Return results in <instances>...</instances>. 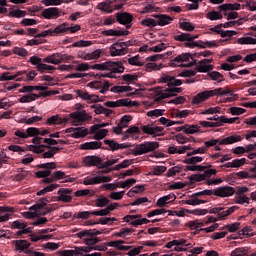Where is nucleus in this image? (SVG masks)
Returning <instances> with one entry per match:
<instances>
[{
  "instance_id": "24",
  "label": "nucleus",
  "mask_w": 256,
  "mask_h": 256,
  "mask_svg": "<svg viewBox=\"0 0 256 256\" xmlns=\"http://www.w3.org/2000/svg\"><path fill=\"white\" fill-rule=\"evenodd\" d=\"M108 134V129H93V126L90 127L89 135H93V139H95L96 141H101V139H105V136Z\"/></svg>"
},
{
  "instance_id": "60",
  "label": "nucleus",
  "mask_w": 256,
  "mask_h": 256,
  "mask_svg": "<svg viewBox=\"0 0 256 256\" xmlns=\"http://www.w3.org/2000/svg\"><path fill=\"white\" fill-rule=\"evenodd\" d=\"M210 91V95L211 97H215L217 95H229V93H231V91L229 90H223V88H216L214 90H209Z\"/></svg>"
},
{
  "instance_id": "33",
  "label": "nucleus",
  "mask_w": 256,
  "mask_h": 256,
  "mask_svg": "<svg viewBox=\"0 0 256 256\" xmlns=\"http://www.w3.org/2000/svg\"><path fill=\"white\" fill-rule=\"evenodd\" d=\"M193 65H195V62H190L188 64L183 63L180 55L176 56L171 61V67H193Z\"/></svg>"
},
{
  "instance_id": "17",
  "label": "nucleus",
  "mask_w": 256,
  "mask_h": 256,
  "mask_svg": "<svg viewBox=\"0 0 256 256\" xmlns=\"http://www.w3.org/2000/svg\"><path fill=\"white\" fill-rule=\"evenodd\" d=\"M211 63H213V59H203L197 63L196 71L198 73H209V71H213V65Z\"/></svg>"
},
{
  "instance_id": "41",
  "label": "nucleus",
  "mask_w": 256,
  "mask_h": 256,
  "mask_svg": "<svg viewBox=\"0 0 256 256\" xmlns=\"http://www.w3.org/2000/svg\"><path fill=\"white\" fill-rule=\"evenodd\" d=\"M220 11H239L241 9V4H222L219 6Z\"/></svg>"
},
{
  "instance_id": "29",
  "label": "nucleus",
  "mask_w": 256,
  "mask_h": 256,
  "mask_svg": "<svg viewBox=\"0 0 256 256\" xmlns=\"http://www.w3.org/2000/svg\"><path fill=\"white\" fill-rule=\"evenodd\" d=\"M106 245L108 247H115L116 249H118V251H129V249L133 247V246H125V241L123 240L110 241V242H107Z\"/></svg>"
},
{
  "instance_id": "5",
  "label": "nucleus",
  "mask_w": 256,
  "mask_h": 256,
  "mask_svg": "<svg viewBox=\"0 0 256 256\" xmlns=\"http://www.w3.org/2000/svg\"><path fill=\"white\" fill-rule=\"evenodd\" d=\"M129 53V44L127 42H115L110 46L111 57H122Z\"/></svg>"
},
{
  "instance_id": "42",
  "label": "nucleus",
  "mask_w": 256,
  "mask_h": 256,
  "mask_svg": "<svg viewBox=\"0 0 256 256\" xmlns=\"http://www.w3.org/2000/svg\"><path fill=\"white\" fill-rule=\"evenodd\" d=\"M250 202L251 200L247 195H236V199L234 200V203H236V205H245V207H247Z\"/></svg>"
},
{
  "instance_id": "1",
  "label": "nucleus",
  "mask_w": 256,
  "mask_h": 256,
  "mask_svg": "<svg viewBox=\"0 0 256 256\" xmlns=\"http://www.w3.org/2000/svg\"><path fill=\"white\" fill-rule=\"evenodd\" d=\"M92 69L94 71H110L113 75L116 73H124L125 71L122 61H106L101 64H94Z\"/></svg>"
},
{
  "instance_id": "31",
  "label": "nucleus",
  "mask_w": 256,
  "mask_h": 256,
  "mask_svg": "<svg viewBox=\"0 0 256 256\" xmlns=\"http://www.w3.org/2000/svg\"><path fill=\"white\" fill-rule=\"evenodd\" d=\"M238 209H239V206H231L230 208H228L226 210H225V208L221 207L218 219L220 221H223V219H225V217H229V215H232V213H235V211H237Z\"/></svg>"
},
{
  "instance_id": "32",
  "label": "nucleus",
  "mask_w": 256,
  "mask_h": 256,
  "mask_svg": "<svg viewBox=\"0 0 256 256\" xmlns=\"http://www.w3.org/2000/svg\"><path fill=\"white\" fill-rule=\"evenodd\" d=\"M16 251H19L20 253L24 251H29V247H31V244L27 240H16Z\"/></svg>"
},
{
  "instance_id": "4",
  "label": "nucleus",
  "mask_w": 256,
  "mask_h": 256,
  "mask_svg": "<svg viewBox=\"0 0 256 256\" xmlns=\"http://www.w3.org/2000/svg\"><path fill=\"white\" fill-rule=\"evenodd\" d=\"M155 149H159V142H144L142 144H137L133 150V155L135 157L139 155H145L147 153H151L155 151Z\"/></svg>"
},
{
  "instance_id": "49",
  "label": "nucleus",
  "mask_w": 256,
  "mask_h": 256,
  "mask_svg": "<svg viewBox=\"0 0 256 256\" xmlns=\"http://www.w3.org/2000/svg\"><path fill=\"white\" fill-rule=\"evenodd\" d=\"M92 233H93L92 229L82 230L76 233V237H78V239H83V242L85 243V239H89L90 237L93 236Z\"/></svg>"
},
{
  "instance_id": "18",
  "label": "nucleus",
  "mask_w": 256,
  "mask_h": 256,
  "mask_svg": "<svg viewBox=\"0 0 256 256\" xmlns=\"http://www.w3.org/2000/svg\"><path fill=\"white\" fill-rule=\"evenodd\" d=\"M69 118L59 114L53 115L46 120V125H67Z\"/></svg>"
},
{
  "instance_id": "62",
  "label": "nucleus",
  "mask_w": 256,
  "mask_h": 256,
  "mask_svg": "<svg viewBox=\"0 0 256 256\" xmlns=\"http://www.w3.org/2000/svg\"><path fill=\"white\" fill-rule=\"evenodd\" d=\"M93 45L92 41L89 40H79L72 44V47H91Z\"/></svg>"
},
{
  "instance_id": "23",
  "label": "nucleus",
  "mask_w": 256,
  "mask_h": 256,
  "mask_svg": "<svg viewBox=\"0 0 256 256\" xmlns=\"http://www.w3.org/2000/svg\"><path fill=\"white\" fill-rule=\"evenodd\" d=\"M101 147H103V142L91 141L81 144L79 149H82V151H95L97 149H101Z\"/></svg>"
},
{
  "instance_id": "21",
  "label": "nucleus",
  "mask_w": 256,
  "mask_h": 256,
  "mask_svg": "<svg viewBox=\"0 0 256 256\" xmlns=\"http://www.w3.org/2000/svg\"><path fill=\"white\" fill-rule=\"evenodd\" d=\"M83 163L85 167H97V165H101V163H103V159L95 155L85 156L83 158Z\"/></svg>"
},
{
  "instance_id": "40",
  "label": "nucleus",
  "mask_w": 256,
  "mask_h": 256,
  "mask_svg": "<svg viewBox=\"0 0 256 256\" xmlns=\"http://www.w3.org/2000/svg\"><path fill=\"white\" fill-rule=\"evenodd\" d=\"M43 63H50L51 65H59V53H54L43 58Z\"/></svg>"
},
{
  "instance_id": "26",
  "label": "nucleus",
  "mask_w": 256,
  "mask_h": 256,
  "mask_svg": "<svg viewBox=\"0 0 256 256\" xmlns=\"http://www.w3.org/2000/svg\"><path fill=\"white\" fill-rule=\"evenodd\" d=\"M112 4H113V1L106 0L98 3L96 6V9H98V11H102V13H107V14L113 13L115 9H113V7L111 6Z\"/></svg>"
},
{
  "instance_id": "22",
  "label": "nucleus",
  "mask_w": 256,
  "mask_h": 256,
  "mask_svg": "<svg viewBox=\"0 0 256 256\" xmlns=\"http://www.w3.org/2000/svg\"><path fill=\"white\" fill-rule=\"evenodd\" d=\"M154 19H157L156 23L159 27H165V25H171L173 23V17L166 14H154Z\"/></svg>"
},
{
  "instance_id": "13",
  "label": "nucleus",
  "mask_w": 256,
  "mask_h": 256,
  "mask_svg": "<svg viewBox=\"0 0 256 256\" xmlns=\"http://www.w3.org/2000/svg\"><path fill=\"white\" fill-rule=\"evenodd\" d=\"M111 181L110 176L98 175L94 177H86L83 181V185H99V183H109Z\"/></svg>"
},
{
  "instance_id": "48",
  "label": "nucleus",
  "mask_w": 256,
  "mask_h": 256,
  "mask_svg": "<svg viewBox=\"0 0 256 256\" xmlns=\"http://www.w3.org/2000/svg\"><path fill=\"white\" fill-rule=\"evenodd\" d=\"M186 171H205V169H211V164H208L206 166H201V165H188L186 166Z\"/></svg>"
},
{
  "instance_id": "25",
  "label": "nucleus",
  "mask_w": 256,
  "mask_h": 256,
  "mask_svg": "<svg viewBox=\"0 0 256 256\" xmlns=\"http://www.w3.org/2000/svg\"><path fill=\"white\" fill-rule=\"evenodd\" d=\"M175 199H177V196H175L174 193H170L168 195L160 197L156 202V206L165 207V205H169V203H173Z\"/></svg>"
},
{
  "instance_id": "37",
  "label": "nucleus",
  "mask_w": 256,
  "mask_h": 256,
  "mask_svg": "<svg viewBox=\"0 0 256 256\" xmlns=\"http://www.w3.org/2000/svg\"><path fill=\"white\" fill-rule=\"evenodd\" d=\"M61 149H63V148L59 147V146L52 147L48 151L42 153V157L44 159H51L52 157H55V155H57V153H59V151H61Z\"/></svg>"
},
{
  "instance_id": "51",
  "label": "nucleus",
  "mask_w": 256,
  "mask_h": 256,
  "mask_svg": "<svg viewBox=\"0 0 256 256\" xmlns=\"http://www.w3.org/2000/svg\"><path fill=\"white\" fill-rule=\"evenodd\" d=\"M207 19L210 21H219L223 19V15L218 11H211L206 14Z\"/></svg>"
},
{
  "instance_id": "6",
  "label": "nucleus",
  "mask_w": 256,
  "mask_h": 256,
  "mask_svg": "<svg viewBox=\"0 0 256 256\" xmlns=\"http://www.w3.org/2000/svg\"><path fill=\"white\" fill-rule=\"evenodd\" d=\"M64 133H68V137L72 139H83L89 135V129L80 126V127H70L64 130Z\"/></svg>"
},
{
  "instance_id": "44",
  "label": "nucleus",
  "mask_w": 256,
  "mask_h": 256,
  "mask_svg": "<svg viewBox=\"0 0 256 256\" xmlns=\"http://www.w3.org/2000/svg\"><path fill=\"white\" fill-rule=\"evenodd\" d=\"M203 161V157L201 156H192V157H189V158H185L183 160V163L185 165H197V163H202Z\"/></svg>"
},
{
  "instance_id": "54",
  "label": "nucleus",
  "mask_w": 256,
  "mask_h": 256,
  "mask_svg": "<svg viewBox=\"0 0 256 256\" xmlns=\"http://www.w3.org/2000/svg\"><path fill=\"white\" fill-rule=\"evenodd\" d=\"M140 24L143 27L153 28V27H157V20H155L153 18H145V19L141 20Z\"/></svg>"
},
{
  "instance_id": "20",
  "label": "nucleus",
  "mask_w": 256,
  "mask_h": 256,
  "mask_svg": "<svg viewBox=\"0 0 256 256\" xmlns=\"http://www.w3.org/2000/svg\"><path fill=\"white\" fill-rule=\"evenodd\" d=\"M52 178L54 181H61V183H73L75 178H72L65 174V172L58 170L52 173Z\"/></svg>"
},
{
  "instance_id": "27",
  "label": "nucleus",
  "mask_w": 256,
  "mask_h": 256,
  "mask_svg": "<svg viewBox=\"0 0 256 256\" xmlns=\"http://www.w3.org/2000/svg\"><path fill=\"white\" fill-rule=\"evenodd\" d=\"M210 97H211L210 90H206V91L200 92L196 96H194L192 99V103H193V105H199L200 103L207 101V99H209Z\"/></svg>"
},
{
  "instance_id": "64",
  "label": "nucleus",
  "mask_w": 256,
  "mask_h": 256,
  "mask_svg": "<svg viewBox=\"0 0 256 256\" xmlns=\"http://www.w3.org/2000/svg\"><path fill=\"white\" fill-rule=\"evenodd\" d=\"M248 253L247 249L245 248H236L231 252V256H246Z\"/></svg>"
},
{
  "instance_id": "46",
  "label": "nucleus",
  "mask_w": 256,
  "mask_h": 256,
  "mask_svg": "<svg viewBox=\"0 0 256 256\" xmlns=\"http://www.w3.org/2000/svg\"><path fill=\"white\" fill-rule=\"evenodd\" d=\"M32 143L36 147H47V138L36 136L32 139Z\"/></svg>"
},
{
  "instance_id": "9",
  "label": "nucleus",
  "mask_w": 256,
  "mask_h": 256,
  "mask_svg": "<svg viewBox=\"0 0 256 256\" xmlns=\"http://www.w3.org/2000/svg\"><path fill=\"white\" fill-rule=\"evenodd\" d=\"M159 83H165L168 89H177V87L183 85V82L179 79H175V77L162 74L159 78Z\"/></svg>"
},
{
  "instance_id": "59",
  "label": "nucleus",
  "mask_w": 256,
  "mask_h": 256,
  "mask_svg": "<svg viewBox=\"0 0 256 256\" xmlns=\"http://www.w3.org/2000/svg\"><path fill=\"white\" fill-rule=\"evenodd\" d=\"M27 15V12L20 10V9H14L9 12L10 17H15L17 19L21 17H25Z\"/></svg>"
},
{
  "instance_id": "30",
  "label": "nucleus",
  "mask_w": 256,
  "mask_h": 256,
  "mask_svg": "<svg viewBox=\"0 0 256 256\" xmlns=\"http://www.w3.org/2000/svg\"><path fill=\"white\" fill-rule=\"evenodd\" d=\"M123 139H139V127L132 126L128 128L123 135Z\"/></svg>"
},
{
  "instance_id": "63",
  "label": "nucleus",
  "mask_w": 256,
  "mask_h": 256,
  "mask_svg": "<svg viewBox=\"0 0 256 256\" xmlns=\"http://www.w3.org/2000/svg\"><path fill=\"white\" fill-rule=\"evenodd\" d=\"M110 202L107 197H100L96 199L95 205L96 207H107V204Z\"/></svg>"
},
{
  "instance_id": "39",
  "label": "nucleus",
  "mask_w": 256,
  "mask_h": 256,
  "mask_svg": "<svg viewBox=\"0 0 256 256\" xmlns=\"http://www.w3.org/2000/svg\"><path fill=\"white\" fill-rule=\"evenodd\" d=\"M208 77H210L212 81H216V83H223V81H225L223 74L217 71L208 72Z\"/></svg>"
},
{
  "instance_id": "43",
  "label": "nucleus",
  "mask_w": 256,
  "mask_h": 256,
  "mask_svg": "<svg viewBox=\"0 0 256 256\" xmlns=\"http://www.w3.org/2000/svg\"><path fill=\"white\" fill-rule=\"evenodd\" d=\"M129 65L133 67H143L144 63L141 61V57L139 55L131 56L128 58Z\"/></svg>"
},
{
  "instance_id": "28",
  "label": "nucleus",
  "mask_w": 256,
  "mask_h": 256,
  "mask_svg": "<svg viewBox=\"0 0 256 256\" xmlns=\"http://www.w3.org/2000/svg\"><path fill=\"white\" fill-rule=\"evenodd\" d=\"M102 35H104L105 37H125L129 35V31L110 29L102 31Z\"/></svg>"
},
{
  "instance_id": "19",
  "label": "nucleus",
  "mask_w": 256,
  "mask_h": 256,
  "mask_svg": "<svg viewBox=\"0 0 256 256\" xmlns=\"http://www.w3.org/2000/svg\"><path fill=\"white\" fill-rule=\"evenodd\" d=\"M117 21L118 23H120V25H125L126 29H130L131 27V23L133 21V15L124 12V13H118L116 15Z\"/></svg>"
},
{
  "instance_id": "57",
  "label": "nucleus",
  "mask_w": 256,
  "mask_h": 256,
  "mask_svg": "<svg viewBox=\"0 0 256 256\" xmlns=\"http://www.w3.org/2000/svg\"><path fill=\"white\" fill-rule=\"evenodd\" d=\"M186 227H189V229L192 230H199L201 229V227H203V222L199 221V220H192L188 223H186Z\"/></svg>"
},
{
  "instance_id": "2",
  "label": "nucleus",
  "mask_w": 256,
  "mask_h": 256,
  "mask_svg": "<svg viewBox=\"0 0 256 256\" xmlns=\"http://www.w3.org/2000/svg\"><path fill=\"white\" fill-rule=\"evenodd\" d=\"M240 141H243V138L240 135L234 134L224 139H211L205 141L204 148L207 152L209 149H211V147H215V145H233V143H239Z\"/></svg>"
},
{
  "instance_id": "10",
  "label": "nucleus",
  "mask_w": 256,
  "mask_h": 256,
  "mask_svg": "<svg viewBox=\"0 0 256 256\" xmlns=\"http://www.w3.org/2000/svg\"><path fill=\"white\" fill-rule=\"evenodd\" d=\"M234 193L235 189L232 186H220L213 190V195H215V197H220L221 199L233 197Z\"/></svg>"
},
{
  "instance_id": "14",
  "label": "nucleus",
  "mask_w": 256,
  "mask_h": 256,
  "mask_svg": "<svg viewBox=\"0 0 256 256\" xmlns=\"http://www.w3.org/2000/svg\"><path fill=\"white\" fill-rule=\"evenodd\" d=\"M141 130L145 135H152L153 137H159V133H163L164 128L156 126L155 124H148L141 127Z\"/></svg>"
},
{
  "instance_id": "7",
  "label": "nucleus",
  "mask_w": 256,
  "mask_h": 256,
  "mask_svg": "<svg viewBox=\"0 0 256 256\" xmlns=\"http://www.w3.org/2000/svg\"><path fill=\"white\" fill-rule=\"evenodd\" d=\"M38 169H45V170L37 171L35 173V176L38 179H45L46 177H51V169H57V164L55 162L42 163L38 165Z\"/></svg>"
},
{
  "instance_id": "47",
  "label": "nucleus",
  "mask_w": 256,
  "mask_h": 256,
  "mask_svg": "<svg viewBox=\"0 0 256 256\" xmlns=\"http://www.w3.org/2000/svg\"><path fill=\"white\" fill-rule=\"evenodd\" d=\"M137 183V180L135 178H129L125 181H119V187L121 189H129V187H133Z\"/></svg>"
},
{
  "instance_id": "15",
  "label": "nucleus",
  "mask_w": 256,
  "mask_h": 256,
  "mask_svg": "<svg viewBox=\"0 0 256 256\" xmlns=\"http://www.w3.org/2000/svg\"><path fill=\"white\" fill-rule=\"evenodd\" d=\"M41 15L44 19H59L61 17V11L57 7L46 8L41 12Z\"/></svg>"
},
{
  "instance_id": "45",
  "label": "nucleus",
  "mask_w": 256,
  "mask_h": 256,
  "mask_svg": "<svg viewBox=\"0 0 256 256\" xmlns=\"http://www.w3.org/2000/svg\"><path fill=\"white\" fill-rule=\"evenodd\" d=\"M238 45H255V38L251 36H244L237 39Z\"/></svg>"
},
{
  "instance_id": "34",
  "label": "nucleus",
  "mask_w": 256,
  "mask_h": 256,
  "mask_svg": "<svg viewBox=\"0 0 256 256\" xmlns=\"http://www.w3.org/2000/svg\"><path fill=\"white\" fill-rule=\"evenodd\" d=\"M76 256H87L93 251V246H75Z\"/></svg>"
},
{
  "instance_id": "38",
  "label": "nucleus",
  "mask_w": 256,
  "mask_h": 256,
  "mask_svg": "<svg viewBox=\"0 0 256 256\" xmlns=\"http://www.w3.org/2000/svg\"><path fill=\"white\" fill-rule=\"evenodd\" d=\"M13 211L11 207H0V223H4L5 221H9V213Z\"/></svg>"
},
{
  "instance_id": "3",
  "label": "nucleus",
  "mask_w": 256,
  "mask_h": 256,
  "mask_svg": "<svg viewBox=\"0 0 256 256\" xmlns=\"http://www.w3.org/2000/svg\"><path fill=\"white\" fill-rule=\"evenodd\" d=\"M154 95V101L159 102L163 99H169V97H175L177 93H181V88H164L156 87L152 89Z\"/></svg>"
},
{
  "instance_id": "8",
  "label": "nucleus",
  "mask_w": 256,
  "mask_h": 256,
  "mask_svg": "<svg viewBox=\"0 0 256 256\" xmlns=\"http://www.w3.org/2000/svg\"><path fill=\"white\" fill-rule=\"evenodd\" d=\"M103 49H96L93 52H85V51H78L77 57L78 59H83V61H95L103 55Z\"/></svg>"
},
{
  "instance_id": "55",
  "label": "nucleus",
  "mask_w": 256,
  "mask_h": 256,
  "mask_svg": "<svg viewBox=\"0 0 256 256\" xmlns=\"http://www.w3.org/2000/svg\"><path fill=\"white\" fill-rule=\"evenodd\" d=\"M111 93H127L132 91L131 86H114L110 89Z\"/></svg>"
},
{
  "instance_id": "50",
  "label": "nucleus",
  "mask_w": 256,
  "mask_h": 256,
  "mask_svg": "<svg viewBox=\"0 0 256 256\" xmlns=\"http://www.w3.org/2000/svg\"><path fill=\"white\" fill-rule=\"evenodd\" d=\"M105 107H110L112 109H115V107H123L125 104V100L120 99L116 101H107L104 103Z\"/></svg>"
},
{
  "instance_id": "58",
  "label": "nucleus",
  "mask_w": 256,
  "mask_h": 256,
  "mask_svg": "<svg viewBox=\"0 0 256 256\" xmlns=\"http://www.w3.org/2000/svg\"><path fill=\"white\" fill-rule=\"evenodd\" d=\"M201 127L213 128V127H221V121L209 122V121H200Z\"/></svg>"
},
{
  "instance_id": "36",
  "label": "nucleus",
  "mask_w": 256,
  "mask_h": 256,
  "mask_svg": "<svg viewBox=\"0 0 256 256\" xmlns=\"http://www.w3.org/2000/svg\"><path fill=\"white\" fill-rule=\"evenodd\" d=\"M64 33H69V23H67V22L59 24L58 26H56L54 28V35L55 36L61 35V34H64Z\"/></svg>"
},
{
  "instance_id": "56",
  "label": "nucleus",
  "mask_w": 256,
  "mask_h": 256,
  "mask_svg": "<svg viewBox=\"0 0 256 256\" xmlns=\"http://www.w3.org/2000/svg\"><path fill=\"white\" fill-rule=\"evenodd\" d=\"M47 205V198H41L36 204L30 207V211L34 210H41L43 207Z\"/></svg>"
},
{
  "instance_id": "16",
  "label": "nucleus",
  "mask_w": 256,
  "mask_h": 256,
  "mask_svg": "<svg viewBox=\"0 0 256 256\" xmlns=\"http://www.w3.org/2000/svg\"><path fill=\"white\" fill-rule=\"evenodd\" d=\"M73 194V190L69 188H60L58 190V201H62V203H71L73 200V197L71 196Z\"/></svg>"
},
{
  "instance_id": "35",
  "label": "nucleus",
  "mask_w": 256,
  "mask_h": 256,
  "mask_svg": "<svg viewBox=\"0 0 256 256\" xmlns=\"http://www.w3.org/2000/svg\"><path fill=\"white\" fill-rule=\"evenodd\" d=\"M39 99V95L35 93L25 94L19 98V103H33V101H37Z\"/></svg>"
},
{
  "instance_id": "53",
  "label": "nucleus",
  "mask_w": 256,
  "mask_h": 256,
  "mask_svg": "<svg viewBox=\"0 0 256 256\" xmlns=\"http://www.w3.org/2000/svg\"><path fill=\"white\" fill-rule=\"evenodd\" d=\"M105 145H108L112 151H117L123 149V144H119L114 140H104Z\"/></svg>"
},
{
  "instance_id": "12",
  "label": "nucleus",
  "mask_w": 256,
  "mask_h": 256,
  "mask_svg": "<svg viewBox=\"0 0 256 256\" xmlns=\"http://www.w3.org/2000/svg\"><path fill=\"white\" fill-rule=\"evenodd\" d=\"M74 93L77 95V97H79V99H82V101H87V103H99V101H101L98 95L89 94L87 91L74 90Z\"/></svg>"
},
{
  "instance_id": "11",
  "label": "nucleus",
  "mask_w": 256,
  "mask_h": 256,
  "mask_svg": "<svg viewBox=\"0 0 256 256\" xmlns=\"http://www.w3.org/2000/svg\"><path fill=\"white\" fill-rule=\"evenodd\" d=\"M70 117L74 125L85 123V121H89V119H91V116L85 112V110L72 112L70 113Z\"/></svg>"
},
{
  "instance_id": "61",
  "label": "nucleus",
  "mask_w": 256,
  "mask_h": 256,
  "mask_svg": "<svg viewBox=\"0 0 256 256\" xmlns=\"http://www.w3.org/2000/svg\"><path fill=\"white\" fill-rule=\"evenodd\" d=\"M91 215H93V212L82 211V212L75 213L73 215V219H89Z\"/></svg>"
},
{
  "instance_id": "52",
  "label": "nucleus",
  "mask_w": 256,
  "mask_h": 256,
  "mask_svg": "<svg viewBox=\"0 0 256 256\" xmlns=\"http://www.w3.org/2000/svg\"><path fill=\"white\" fill-rule=\"evenodd\" d=\"M201 131V126L199 125H190L184 128V133L186 135H195V133H199Z\"/></svg>"
}]
</instances>
